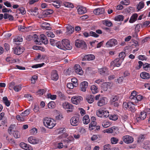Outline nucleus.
<instances>
[{
	"instance_id": "f257e3e1",
	"label": "nucleus",
	"mask_w": 150,
	"mask_h": 150,
	"mask_svg": "<svg viewBox=\"0 0 150 150\" xmlns=\"http://www.w3.org/2000/svg\"><path fill=\"white\" fill-rule=\"evenodd\" d=\"M55 46L59 48L64 50H70L72 48L69 40L66 39L63 40L62 42L58 41L56 42Z\"/></svg>"
},
{
	"instance_id": "f03ea898",
	"label": "nucleus",
	"mask_w": 150,
	"mask_h": 150,
	"mask_svg": "<svg viewBox=\"0 0 150 150\" xmlns=\"http://www.w3.org/2000/svg\"><path fill=\"white\" fill-rule=\"evenodd\" d=\"M43 123L45 127L49 129L52 128L56 124L54 120L48 117H46L44 119Z\"/></svg>"
},
{
	"instance_id": "7ed1b4c3",
	"label": "nucleus",
	"mask_w": 150,
	"mask_h": 150,
	"mask_svg": "<svg viewBox=\"0 0 150 150\" xmlns=\"http://www.w3.org/2000/svg\"><path fill=\"white\" fill-rule=\"evenodd\" d=\"M75 45L78 48L85 50L87 48V45L85 42L82 40H77L75 42Z\"/></svg>"
},
{
	"instance_id": "20e7f679",
	"label": "nucleus",
	"mask_w": 150,
	"mask_h": 150,
	"mask_svg": "<svg viewBox=\"0 0 150 150\" xmlns=\"http://www.w3.org/2000/svg\"><path fill=\"white\" fill-rule=\"evenodd\" d=\"M137 94H135V96L131 94L129 97V98L133 102L135 103H137L141 100L143 98V96L141 95H137Z\"/></svg>"
},
{
	"instance_id": "39448f33",
	"label": "nucleus",
	"mask_w": 150,
	"mask_h": 150,
	"mask_svg": "<svg viewBox=\"0 0 150 150\" xmlns=\"http://www.w3.org/2000/svg\"><path fill=\"white\" fill-rule=\"evenodd\" d=\"M62 106L63 108L66 110L67 112H72L74 108L72 104L67 102L63 103Z\"/></svg>"
},
{
	"instance_id": "423d86ee",
	"label": "nucleus",
	"mask_w": 150,
	"mask_h": 150,
	"mask_svg": "<svg viewBox=\"0 0 150 150\" xmlns=\"http://www.w3.org/2000/svg\"><path fill=\"white\" fill-rule=\"evenodd\" d=\"M79 117L78 116L72 117L70 120V122L71 125L73 126H76L79 124Z\"/></svg>"
},
{
	"instance_id": "0eeeda50",
	"label": "nucleus",
	"mask_w": 150,
	"mask_h": 150,
	"mask_svg": "<svg viewBox=\"0 0 150 150\" xmlns=\"http://www.w3.org/2000/svg\"><path fill=\"white\" fill-rule=\"evenodd\" d=\"M82 100V97L80 96H76L72 97L71 100L73 103L77 105L79 104Z\"/></svg>"
},
{
	"instance_id": "6e6552de",
	"label": "nucleus",
	"mask_w": 150,
	"mask_h": 150,
	"mask_svg": "<svg viewBox=\"0 0 150 150\" xmlns=\"http://www.w3.org/2000/svg\"><path fill=\"white\" fill-rule=\"evenodd\" d=\"M117 44V41L115 39H110L106 43L105 45L107 47H110L114 46Z\"/></svg>"
},
{
	"instance_id": "1a4fd4ad",
	"label": "nucleus",
	"mask_w": 150,
	"mask_h": 150,
	"mask_svg": "<svg viewBox=\"0 0 150 150\" xmlns=\"http://www.w3.org/2000/svg\"><path fill=\"white\" fill-rule=\"evenodd\" d=\"M123 141L127 144L131 143L133 141V137L129 135H125L122 137Z\"/></svg>"
},
{
	"instance_id": "9d476101",
	"label": "nucleus",
	"mask_w": 150,
	"mask_h": 150,
	"mask_svg": "<svg viewBox=\"0 0 150 150\" xmlns=\"http://www.w3.org/2000/svg\"><path fill=\"white\" fill-rule=\"evenodd\" d=\"M23 51L24 49L19 46L13 48V53L17 55L20 54L23 52Z\"/></svg>"
},
{
	"instance_id": "9b49d317",
	"label": "nucleus",
	"mask_w": 150,
	"mask_h": 150,
	"mask_svg": "<svg viewBox=\"0 0 150 150\" xmlns=\"http://www.w3.org/2000/svg\"><path fill=\"white\" fill-rule=\"evenodd\" d=\"M88 83L87 81H84L81 83L80 84V90L81 91L85 92L86 91V89L88 87Z\"/></svg>"
},
{
	"instance_id": "f8f14e48",
	"label": "nucleus",
	"mask_w": 150,
	"mask_h": 150,
	"mask_svg": "<svg viewBox=\"0 0 150 150\" xmlns=\"http://www.w3.org/2000/svg\"><path fill=\"white\" fill-rule=\"evenodd\" d=\"M51 78L54 81H57L59 78L57 71L55 70H53L51 72Z\"/></svg>"
},
{
	"instance_id": "ddd939ff",
	"label": "nucleus",
	"mask_w": 150,
	"mask_h": 150,
	"mask_svg": "<svg viewBox=\"0 0 150 150\" xmlns=\"http://www.w3.org/2000/svg\"><path fill=\"white\" fill-rule=\"evenodd\" d=\"M122 62V60L117 58L112 62L111 64L114 67H119L120 66Z\"/></svg>"
},
{
	"instance_id": "4468645a",
	"label": "nucleus",
	"mask_w": 150,
	"mask_h": 150,
	"mask_svg": "<svg viewBox=\"0 0 150 150\" xmlns=\"http://www.w3.org/2000/svg\"><path fill=\"white\" fill-rule=\"evenodd\" d=\"M74 68L76 74L81 75L83 74V72L82 69L79 64L75 65Z\"/></svg>"
},
{
	"instance_id": "2eb2a0df",
	"label": "nucleus",
	"mask_w": 150,
	"mask_h": 150,
	"mask_svg": "<svg viewBox=\"0 0 150 150\" xmlns=\"http://www.w3.org/2000/svg\"><path fill=\"white\" fill-rule=\"evenodd\" d=\"M20 146L22 148L26 150H33V148L29 144L24 142H21L20 144Z\"/></svg>"
},
{
	"instance_id": "dca6fc26",
	"label": "nucleus",
	"mask_w": 150,
	"mask_h": 150,
	"mask_svg": "<svg viewBox=\"0 0 150 150\" xmlns=\"http://www.w3.org/2000/svg\"><path fill=\"white\" fill-rule=\"evenodd\" d=\"M107 99L106 98L103 97L100 98L98 102V105L99 106H101L106 104L107 102Z\"/></svg>"
},
{
	"instance_id": "f3484780",
	"label": "nucleus",
	"mask_w": 150,
	"mask_h": 150,
	"mask_svg": "<svg viewBox=\"0 0 150 150\" xmlns=\"http://www.w3.org/2000/svg\"><path fill=\"white\" fill-rule=\"evenodd\" d=\"M105 112V109L101 108L96 111V114L97 116L102 117H103Z\"/></svg>"
},
{
	"instance_id": "a211bd4d",
	"label": "nucleus",
	"mask_w": 150,
	"mask_h": 150,
	"mask_svg": "<svg viewBox=\"0 0 150 150\" xmlns=\"http://www.w3.org/2000/svg\"><path fill=\"white\" fill-rule=\"evenodd\" d=\"M95 58V56L92 54L85 55L83 58V60H92Z\"/></svg>"
},
{
	"instance_id": "6ab92c4d",
	"label": "nucleus",
	"mask_w": 150,
	"mask_h": 150,
	"mask_svg": "<svg viewBox=\"0 0 150 150\" xmlns=\"http://www.w3.org/2000/svg\"><path fill=\"white\" fill-rule=\"evenodd\" d=\"M28 141L30 143L33 144H37L38 142V140L33 136L29 137Z\"/></svg>"
},
{
	"instance_id": "aec40b11",
	"label": "nucleus",
	"mask_w": 150,
	"mask_h": 150,
	"mask_svg": "<svg viewBox=\"0 0 150 150\" xmlns=\"http://www.w3.org/2000/svg\"><path fill=\"white\" fill-rule=\"evenodd\" d=\"M105 9L103 8H98L95 9L93 11L94 13L96 15H99L104 13Z\"/></svg>"
},
{
	"instance_id": "412c9836",
	"label": "nucleus",
	"mask_w": 150,
	"mask_h": 150,
	"mask_svg": "<svg viewBox=\"0 0 150 150\" xmlns=\"http://www.w3.org/2000/svg\"><path fill=\"white\" fill-rule=\"evenodd\" d=\"M78 12L79 14H81L86 13V8L82 6H78Z\"/></svg>"
},
{
	"instance_id": "4be33fe9",
	"label": "nucleus",
	"mask_w": 150,
	"mask_h": 150,
	"mask_svg": "<svg viewBox=\"0 0 150 150\" xmlns=\"http://www.w3.org/2000/svg\"><path fill=\"white\" fill-rule=\"evenodd\" d=\"M140 76L143 79H149L150 77L149 74L145 71L141 73L140 74Z\"/></svg>"
},
{
	"instance_id": "5701e85b",
	"label": "nucleus",
	"mask_w": 150,
	"mask_h": 150,
	"mask_svg": "<svg viewBox=\"0 0 150 150\" xmlns=\"http://www.w3.org/2000/svg\"><path fill=\"white\" fill-rule=\"evenodd\" d=\"M133 101H129V106L128 108L129 110L132 112H134L136 110L135 108V105L134 104Z\"/></svg>"
},
{
	"instance_id": "b1692460",
	"label": "nucleus",
	"mask_w": 150,
	"mask_h": 150,
	"mask_svg": "<svg viewBox=\"0 0 150 150\" xmlns=\"http://www.w3.org/2000/svg\"><path fill=\"white\" fill-rule=\"evenodd\" d=\"M94 96L91 94L88 95L86 97V100L89 103H92L94 100Z\"/></svg>"
},
{
	"instance_id": "393cba45",
	"label": "nucleus",
	"mask_w": 150,
	"mask_h": 150,
	"mask_svg": "<svg viewBox=\"0 0 150 150\" xmlns=\"http://www.w3.org/2000/svg\"><path fill=\"white\" fill-rule=\"evenodd\" d=\"M40 37L42 42L44 44H47L48 43V41L46 36L44 34L40 35Z\"/></svg>"
},
{
	"instance_id": "a878e982",
	"label": "nucleus",
	"mask_w": 150,
	"mask_h": 150,
	"mask_svg": "<svg viewBox=\"0 0 150 150\" xmlns=\"http://www.w3.org/2000/svg\"><path fill=\"white\" fill-rule=\"evenodd\" d=\"M138 15L137 13H134L130 17L129 20V22L130 23H132L135 22L137 19Z\"/></svg>"
},
{
	"instance_id": "bb28decb",
	"label": "nucleus",
	"mask_w": 150,
	"mask_h": 150,
	"mask_svg": "<svg viewBox=\"0 0 150 150\" xmlns=\"http://www.w3.org/2000/svg\"><path fill=\"white\" fill-rule=\"evenodd\" d=\"M41 28L44 30H50L51 28L50 24L46 22L43 23L42 24Z\"/></svg>"
},
{
	"instance_id": "cd10ccee",
	"label": "nucleus",
	"mask_w": 150,
	"mask_h": 150,
	"mask_svg": "<svg viewBox=\"0 0 150 150\" xmlns=\"http://www.w3.org/2000/svg\"><path fill=\"white\" fill-rule=\"evenodd\" d=\"M91 90L93 94H96L98 92L99 90L97 86L94 85L91 87Z\"/></svg>"
},
{
	"instance_id": "c85d7f7f",
	"label": "nucleus",
	"mask_w": 150,
	"mask_h": 150,
	"mask_svg": "<svg viewBox=\"0 0 150 150\" xmlns=\"http://www.w3.org/2000/svg\"><path fill=\"white\" fill-rule=\"evenodd\" d=\"M83 123L86 125L88 124L90 121L89 116L86 115L83 117Z\"/></svg>"
},
{
	"instance_id": "c756f323",
	"label": "nucleus",
	"mask_w": 150,
	"mask_h": 150,
	"mask_svg": "<svg viewBox=\"0 0 150 150\" xmlns=\"http://www.w3.org/2000/svg\"><path fill=\"white\" fill-rule=\"evenodd\" d=\"M143 148L146 149H150V142L149 141H145L142 145Z\"/></svg>"
},
{
	"instance_id": "7c9ffc66",
	"label": "nucleus",
	"mask_w": 150,
	"mask_h": 150,
	"mask_svg": "<svg viewBox=\"0 0 150 150\" xmlns=\"http://www.w3.org/2000/svg\"><path fill=\"white\" fill-rule=\"evenodd\" d=\"M96 124L97 123L96 121H91L89 125V130H92L95 129Z\"/></svg>"
},
{
	"instance_id": "2f4dec72",
	"label": "nucleus",
	"mask_w": 150,
	"mask_h": 150,
	"mask_svg": "<svg viewBox=\"0 0 150 150\" xmlns=\"http://www.w3.org/2000/svg\"><path fill=\"white\" fill-rule=\"evenodd\" d=\"M3 101L5 105L7 107H9L10 105V101L6 97H4L2 98Z\"/></svg>"
},
{
	"instance_id": "473e14b6",
	"label": "nucleus",
	"mask_w": 150,
	"mask_h": 150,
	"mask_svg": "<svg viewBox=\"0 0 150 150\" xmlns=\"http://www.w3.org/2000/svg\"><path fill=\"white\" fill-rule=\"evenodd\" d=\"M53 12V10L47 9L44 11L42 12V14L44 16H47L52 14Z\"/></svg>"
},
{
	"instance_id": "72a5a7b5",
	"label": "nucleus",
	"mask_w": 150,
	"mask_h": 150,
	"mask_svg": "<svg viewBox=\"0 0 150 150\" xmlns=\"http://www.w3.org/2000/svg\"><path fill=\"white\" fill-rule=\"evenodd\" d=\"M107 69L106 68H102L99 69L98 71L99 73L101 75H104L107 74Z\"/></svg>"
},
{
	"instance_id": "f704fd0d",
	"label": "nucleus",
	"mask_w": 150,
	"mask_h": 150,
	"mask_svg": "<svg viewBox=\"0 0 150 150\" xmlns=\"http://www.w3.org/2000/svg\"><path fill=\"white\" fill-rule=\"evenodd\" d=\"M15 126V125H11L9 127L8 129V131L10 134H12L13 132L15 131L14 130Z\"/></svg>"
},
{
	"instance_id": "c9c22d12",
	"label": "nucleus",
	"mask_w": 150,
	"mask_h": 150,
	"mask_svg": "<svg viewBox=\"0 0 150 150\" xmlns=\"http://www.w3.org/2000/svg\"><path fill=\"white\" fill-rule=\"evenodd\" d=\"M53 3L52 4V5L56 8H59L60 7V2L59 0H56L53 1Z\"/></svg>"
},
{
	"instance_id": "e433bc0d",
	"label": "nucleus",
	"mask_w": 150,
	"mask_h": 150,
	"mask_svg": "<svg viewBox=\"0 0 150 150\" xmlns=\"http://www.w3.org/2000/svg\"><path fill=\"white\" fill-rule=\"evenodd\" d=\"M124 18V16L120 15L116 16L115 18V20L117 21H121L123 20Z\"/></svg>"
},
{
	"instance_id": "4c0bfd02",
	"label": "nucleus",
	"mask_w": 150,
	"mask_h": 150,
	"mask_svg": "<svg viewBox=\"0 0 150 150\" xmlns=\"http://www.w3.org/2000/svg\"><path fill=\"white\" fill-rule=\"evenodd\" d=\"M14 137L15 138H19L21 137V135L20 132L17 131L15 130L13 132L12 134Z\"/></svg>"
},
{
	"instance_id": "58836bf2",
	"label": "nucleus",
	"mask_w": 150,
	"mask_h": 150,
	"mask_svg": "<svg viewBox=\"0 0 150 150\" xmlns=\"http://www.w3.org/2000/svg\"><path fill=\"white\" fill-rule=\"evenodd\" d=\"M38 8L36 7L34 9H31L29 10V11L31 12V14L34 16H36L38 14L37 13Z\"/></svg>"
},
{
	"instance_id": "ea45409f",
	"label": "nucleus",
	"mask_w": 150,
	"mask_h": 150,
	"mask_svg": "<svg viewBox=\"0 0 150 150\" xmlns=\"http://www.w3.org/2000/svg\"><path fill=\"white\" fill-rule=\"evenodd\" d=\"M144 4L143 1H141L139 2V4L137 5V8L138 10H140L144 6Z\"/></svg>"
},
{
	"instance_id": "a19ab883",
	"label": "nucleus",
	"mask_w": 150,
	"mask_h": 150,
	"mask_svg": "<svg viewBox=\"0 0 150 150\" xmlns=\"http://www.w3.org/2000/svg\"><path fill=\"white\" fill-rule=\"evenodd\" d=\"M103 23L104 25L108 27L112 26V24L111 22L110 21L107 20L103 21Z\"/></svg>"
},
{
	"instance_id": "79ce46f5",
	"label": "nucleus",
	"mask_w": 150,
	"mask_h": 150,
	"mask_svg": "<svg viewBox=\"0 0 150 150\" xmlns=\"http://www.w3.org/2000/svg\"><path fill=\"white\" fill-rule=\"evenodd\" d=\"M23 38L21 36H17L14 39V42H16V44H19L18 42H21L23 41Z\"/></svg>"
},
{
	"instance_id": "37998d69",
	"label": "nucleus",
	"mask_w": 150,
	"mask_h": 150,
	"mask_svg": "<svg viewBox=\"0 0 150 150\" xmlns=\"http://www.w3.org/2000/svg\"><path fill=\"white\" fill-rule=\"evenodd\" d=\"M126 56V54L125 52H121L120 53L119 55V58L120 60L123 61Z\"/></svg>"
},
{
	"instance_id": "c03bdc74",
	"label": "nucleus",
	"mask_w": 150,
	"mask_h": 150,
	"mask_svg": "<svg viewBox=\"0 0 150 150\" xmlns=\"http://www.w3.org/2000/svg\"><path fill=\"white\" fill-rule=\"evenodd\" d=\"M30 110L27 109L25 110L24 112H22L21 116L22 117H25L29 115L30 112Z\"/></svg>"
},
{
	"instance_id": "a18cd8bd",
	"label": "nucleus",
	"mask_w": 150,
	"mask_h": 150,
	"mask_svg": "<svg viewBox=\"0 0 150 150\" xmlns=\"http://www.w3.org/2000/svg\"><path fill=\"white\" fill-rule=\"evenodd\" d=\"M24 97L27 98L29 101H32L33 99L32 94H24Z\"/></svg>"
},
{
	"instance_id": "49530a36",
	"label": "nucleus",
	"mask_w": 150,
	"mask_h": 150,
	"mask_svg": "<svg viewBox=\"0 0 150 150\" xmlns=\"http://www.w3.org/2000/svg\"><path fill=\"white\" fill-rule=\"evenodd\" d=\"M111 125V123L109 122L104 121L102 123V125L103 127L107 128L109 126Z\"/></svg>"
},
{
	"instance_id": "de8ad7c7",
	"label": "nucleus",
	"mask_w": 150,
	"mask_h": 150,
	"mask_svg": "<svg viewBox=\"0 0 150 150\" xmlns=\"http://www.w3.org/2000/svg\"><path fill=\"white\" fill-rule=\"evenodd\" d=\"M48 107L49 108H54L55 107V103L53 101H51L48 104Z\"/></svg>"
},
{
	"instance_id": "09e8293b",
	"label": "nucleus",
	"mask_w": 150,
	"mask_h": 150,
	"mask_svg": "<svg viewBox=\"0 0 150 150\" xmlns=\"http://www.w3.org/2000/svg\"><path fill=\"white\" fill-rule=\"evenodd\" d=\"M64 6L66 7L73 8L74 7L73 5L71 3L69 2H65L64 3Z\"/></svg>"
},
{
	"instance_id": "8fccbe9b",
	"label": "nucleus",
	"mask_w": 150,
	"mask_h": 150,
	"mask_svg": "<svg viewBox=\"0 0 150 150\" xmlns=\"http://www.w3.org/2000/svg\"><path fill=\"white\" fill-rule=\"evenodd\" d=\"M45 64L42 63L41 64H37L32 66V68H38L41 67Z\"/></svg>"
},
{
	"instance_id": "3c124183",
	"label": "nucleus",
	"mask_w": 150,
	"mask_h": 150,
	"mask_svg": "<svg viewBox=\"0 0 150 150\" xmlns=\"http://www.w3.org/2000/svg\"><path fill=\"white\" fill-rule=\"evenodd\" d=\"M110 141L112 144H115L118 142V139L116 138L112 137L111 138Z\"/></svg>"
},
{
	"instance_id": "603ef678",
	"label": "nucleus",
	"mask_w": 150,
	"mask_h": 150,
	"mask_svg": "<svg viewBox=\"0 0 150 150\" xmlns=\"http://www.w3.org/2000/svg\"><path fill=\"white\" fill-rule=\"evenodd\" d=\"M109 118L110 120H116L118 119V117L117 115L114 114L113 115H110L109 116Z\"/></svg>"
},
{
	"instance_id": "864d4df0",
	"label": "nucleus",
	"mask_w": 150,
	"mask_h": 150,
	"mask_svg": "<svg viewBox=\"0 0 150 150\" xmlns=\"http://www.w3.org/2000/svg\"><path fill=\"white\" fill-rule=\"evenodd\" d=\"M71 83L74 84L75 87H77L78 85L77 80L76 78H72L71 79Z\"/></svg>"
},
{
	"instance_id": "5fc2aeb1",
	"label": "nucleus",
	"mask_w": 150,
	"mask_h": 150,
	"mask_svg": "<svg viewBox=\"0 0 150 150\" xmlns=\"http://www.w3.org/2000/svg\"><path fill=\"white\" fill-rule=\"evenodd\" d=\"M47 97L51 100H54L56 98L57 96L56 94H47Z\"/></svg>"
},
{
	"instance_id": "6e6d98bb",
	"label": "nucleus",
	"mask_w": 150,
	"mask_h": 150,
	"mask_svg": "<svg viewBox=\"0 0 150 150\" xmlns=\"http://www.w3.org/2000/svg\"><path fill=\"white\" fill-rule=\"evenodd\" d=\"M142 120H144L146 117V114L144 111H142L140 112L139 115Z\"/></svg>"
},
{
	"instance_id": "4d7b16f0",
	"label": "nucleus",
	"mask_w": 150,
	"mask_h": 150,
	"mask_svg": "<svg viewBox=\"0 0 150 150\" xmlns=\"http://www.w3.org/2000/svg\"><path fill=\"white\" fill-rule=\"evenodd\" d=\"M21 86L19 85L14 86L13 87V89L15 91L18 92L21 90Z\"/></svg>"
},
{
	"instance_id": "13d9d810",
	"label": "nucleus",
	"mask_w": 150,
	"mask_h": 150,
	"mask_svg": "<svg viewBox=\"0 0 150 150\" xmlns=\"http://www.w3.org/2000/svg\"><path fill=\"white\" fill-rule=\"evenodd\" d=\"M143 67L145 70H146L148 69L149 68L150 69V64L146 63L143 64Z\"/></svg>"
},
{
	"instance_id": "bf43d9fd",
	"label": "nucleus",
	"mask_w": 150,
	"mask_h": 150,
	"mask_svg": "<svg viewBox=\"0 0 150 150\" xmlns=\"http://www.w3.org/2000/svg\"><path fill=\"white\" fill-rule=\"evenodd\" d=\"M112 133L117 134L119 132L118 129L117 127L113 126L112 127Z\"/></svg>"
},
{
	"instance_id": "052dcab7",
	"label": "nucleus",
	"mask_w": 150,
	"mask_h": 150,
	"mask_svg": "<svg viewBox=\"0 0 150 150\" xmlns=\"http://www.w3.org/2000/svg\"><path fill=\"white\" fill-rule=\"evenodd\" d=\"M47 35L48 37H50L53 38L55 37L54 35V34L51 31H49L47 32Z\"/></svg>"
},
{
	"instance_id": "680f3d73",
	"label": "nucleus",
	"mask_w": 150,
	"mask_h": 150,
	"mask_svg": "<svg viewBox=\"0 0 150 150\" xmlns=\"http://www.w3.org/2000/svg\"><path fill=\"white\" fill-rule=\"evenodd\" d=\"M119 99V96L117 95H115L113 96L111 99V101L112 102H114L117 100Z\"/></svg>"
},
{
	"instance_id": "e2e57ef3",
	"label": "nucleus",
	"mask_w": 150,
	"mask_h": 150,
	"mask_svg": "<svg viewBox=\"0 0 150 150\" xmlns=\"http://www.w3.org/2000/svg\"><path fill=\"white\" fill-rule=\"evenodd\" d=\"M108 88V83H104L103 85L102 86V88L103 90L104 91H107Z\"/></svg>"
},
{
	"instance_id": "0e129e2a",
	"label": "nucleus",
	"mask_w": 150,
	"mask_h": 150,
	"mask_svg": "<svg viewBox=\"0 0 150 150\" xmlns=\"http://www.w3.org/2000/svg\"><path fill=\"white\" fill-rule=\"evenodd\" d=\"M89 34L90 36L94 37L95 38L98 37L99 35L96 34L95 32L91 31L90 32Z\"/></svg>"
},
{
	"instance_id": "69168bd1",
	"label": "nucleus",
	"mask_w": 150,
	"mask_h": 150,
	"mask_svg": "<svg viewBox=\"0 0 150 150\" xmlns=\"http://www.w3.org/2000/svg\"><path fill=\"white\" fill-rule=\"evenodd\" d=\"M150 23V21H146L144 22L143 24H142L141 28H143L144 27H146Z\"/></svg>"
},
{
	"instance_id": "338daca9",
	"label": "nucleus",
	"mask_w": 150,
	"mask_h": 150,
	"mask_svg": "<svg viewBox=\"0 0 150 150\" xmlns=\"http://www.w3.org/2000/svg\"><path fill=\"white\" fill-rule=\"evenodd\" d=\"M67 87L69 89H73L74 86V84L71 83H69L67 84Z\"/></svg>"
},
{
	"instance_id": "774afa93",
	"label": "nucleus",
	"mask_w": 150,
	"mask_h": 150,
	"mask_svg": "<svg viewBox=\"0 0 150 150\" xmlns=\"http://www.w3.org/2000/svg\"><path fill=\"white\" fill-rule=\"evenodd\" d=\"M111 149V145L110 144H106L103 146L104 150H109Z\"/></svg>"
}]
</instances>
